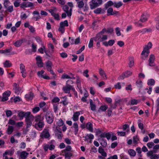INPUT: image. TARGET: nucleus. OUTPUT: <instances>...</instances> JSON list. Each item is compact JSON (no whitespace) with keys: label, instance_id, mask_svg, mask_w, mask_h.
<instances>
[{"label":"nucleus","instance_id":"nucleus-1","mask_svg":"<svg viewBox=\"0 0 159 159\" xmlns=\"http://www.w3.org/2000/svg\"><path fill=\"white\" fill-rule=\"evenodd\" d=\"M152 44L151 42H149L147 45L144 48L142 52L141 58L143 59H145L148 57L149 53V49L152 47Z\"/></svg>","mask_w":159,"mask_h":159},{"label":"nucleus","instance_id":"nucleus-2","mask_svg":"<svg viewBox=\"0 0 159 159\" xmlns=\"http://www.w3.org/2000/svg\"><path fill=\"white\" fill-rule=\"evenodd\" d=\"M102 0H91L89 2V5L91 9H93L101 5Z\"/></svg>","mask_w":159,"mask_h":159},{"label":"nucleus","instance_id":"nucleus-3","mask_svg":"<svg viewBox=\"0 0 159 159\" xmlns=\"http://www.w3.org/2000/svg\"><path fill=\"white\" fill-rule=\"evenodd\" d=\"M62 89L66 93H70V90H72L73 92L75 91V89L73 86L69 84H67L63 87Z\"/></svg>","mask_w":159,"mask_h":159},{"label":"nucleus","instance_id":"nucleus-4","mask_svg":"<svg viewBox=\"0 0 159 159\" xmlns=\"http://www.w3.org/2000/svg\"><path fill=\"white\" fill-rule=\"evenodd\" d=\"M45 118L46 121L48 123L51 124L53 122L54 117L51 112H47L45 115Z\"/></svg>","mask_w":159,"mask_h":159},{"label":"nucleus","instance_id":"nucleus-5","mask_svg":"<svg viewBox=\"0 0 159 159\" xmlns=\"http://www.w3.org/2000/svg\"><path fill=\"white\" fill-rule=\"evenodd\" d=\"M132 73V72L130 71H127L120 75L118 79L119 80L123 79L125 77H127L131 75Z\"/></svg>","mask_w":159,"mask_h":159},{"label":"nucleus","instance_id":"nucleus-6","mask_svg":"<svg viewBox=\"0 0 159 159\" xmlns=\"http://www.w3.org/2000/svg\"><path fill=\"white\" fill-rule=\"evenodd\" d=\"M49 131L48 129H45L41 133L40 136L42 138H48L50 136V134Z\"/></svg>","mask_w":159,"mask_h":159},{"label":"nucleus","instance_id":"nucleus-7","mask_svg":"<svg viewBox=\"0 0 159 159\" xmlns=\"http://www.w3.org/2000/svg\"><path fill=\"white\" fill-rule=\"evenodd\" d=\"M11 92L9 90L5 91L3 93L2 97V98L1 101L4 102L7 100L8 99V97L10 96Z\"/></svg>","mask_w":159,"mask_h":159},{"label":"nucleus","instance_id":"nucleus-8","mask_svg":"<svg viewBox=\"0 0 159 159\" xmlns=\"http://www.w3.org/2000/svg\"><path fill=\"white\" fill-rule=\"evenodd\" d=\"M34 6V3L29 2H24L20 5V7L22 8L27 7H32Z\"/></svg>","mask_w":159,"mask_h":159},{"label":"nucleus","instance_id":"nucleus-9","mask_svg":"<svg viewBox=\"0 0 159 159\" xmlns=\"http://www.w3.org/2000/svg\"><path fill=\"white\" fill-rule=\"evenodd\" d=\"M63 9L64 11L66 12L68 16H70L72 14V8H70L69 10V7L67 5H65L63 7Z\"/></svg>","mask_w":159,"mask_h":159},{"label":"nucleus","instance_id":"nucleus-10","mask_svg":"<svg viewBox=\"0 0 159 159\" xmlns=\"http://www.w3.org/2000/svg\"><path fill=\"white\" fill-rule=\"evenodd\" d=\"M85 138V140L87 141L88 142H89V140H90L89 142L91 143H92V140L94 138V136L91 134H87L86 135Z\"/></svg>","mask_w":159,"mask_h":159},{"label":"nucleus","instance_id":"nucleus-11","mask_svg":"<svg viewBox=\"0 0 159 159\" xmlns=\"http://www.w3.org/2000/svg\"><path fill=\"white\" fill-rule=\"evenodd\" d=\"M30 114V112L20 111L18 113V116L20 118V119L21 120L23 119L24 117L25 118L26 116L29 115Z\"/></svg>","mask_w":159,"mask_h":159},{"label":"nucleus","instance_id":"nucleus-12","mask_svg":"<svg viewBox=\"0 0 159 159\" xmlns=\"http://www.w3.org/2000/svg\"><path fill=\"white\" fill-rule=\"evenodd\" d=\"M155 60V57L153 54H151L148 60V65L150 66H153Z\"/></svg>","mask_w":159,"mask_h":159},{"label":"nucleus","instance_id":"nucleus-13","mask_svg":"<svg viewBox=\"0 0 159 159\" xmlns=\"http://www.w3.org/2000/svg\"><path fill=\"white\" fill-rule=\"evenodd\" d=\"M44 124L43 121H39L38 124H35L34 127L38 130L41 129L44 127Z\"/></svg>","mask_w":159,"mask_h":159},{"label":"nucleus","instance_id":"nucleus-14","mask_svg":"<svg viewBox=\"0 0 159 159\" xmlns=\"http://www.w3.org/2000/svg\"><path fill=\"white\" fill-rule=\"evenodd\" d=\"M36 59L38 66L39 67H42L43 66V64L41 57L39 56H38L36 57Z\"/></svg>","mask_w":159,"mask_h":159},{"label":"nucleus","instance_id":"nucleus-15","mask_svg":"<svg viewBox=\"0 0 159 159\" xmlns=\"http://www.w3.org/2000/svg\"><path fill=\"white\" fill-rule=\"evenodd\" d=\"M75 1L77 2V7L81 9L84 7V3L83 0H75Z\"/></svg>","mask_w":159,"mask_h":159},{"label":"nucleus","instance_id":"nucleus-16","mask_svg":"<svg viewBox=\"0 0 159 159\" xmlns=\"http://www.w3.org/2000/svg\"><path fill=\"white\" fill-rule=\"evenodd\" d=\"M80 114L79 111H77L74 113L73 117L72 118L73 120L74 121H76L78 120L79 116Z\"/></svg>","mask_w":159,"mask_h":159},{"label":"nucleus","instance_id":"nucleus-17","mask_svg":"<svg viewBox=\"0 0 159 159\" xmlns=\"http://www.w3.org/2000/svg\"><path fill=\"white\" fill-rule=\"evenodd\" d=\"M107 15L109 16L114 15L117 13L118 12L115 11H113V8L111 7H110L107 9Z\"/></svg>","mask_w":159,"mask_h":159},{"label":"nucleus","instance_id":"nucleus-18","mask_svg":"<svg viewBox=\"0 0 159 159\" xmlns=\"http://www.w3.org/2000/svg\"><path fill=\"white\" fill-rule=\"evenodd\" d=\"M29 153L25 151H23L20 154V159H26Z\"/></svg>","mask_w":159,"mask_h":159},{"label":"nucleus","instance_id":"nucleus-19","mask_svg":"<svg viewBox=\"0 0 159 159\" xmlns=\"http://www.w3.org/2000/svg\"><path fill=\"white\" fill-rule=\"evenodd\" d=\"M99 70L100 75L103 78V79L106 80L107 79V77L104 71L101 68H99Z\"/></svg>","mask_w":159,"mask_h":159},{"label":"nucleus","instance_id":"nucleus-20","mask_svg":"<svg viewBox=\"0 0 159 159\" xmlns=\"http://www.w3.org/2000/svg\"><path fill=\"white\" fill-rule=\"evenodd\" d=\"M72 127L74 129V134L75 135H76L79 130L78 124L76 122H75L73 124Z\"/></svg>","mask_w":159,"mask_h":159},{"label":"nucleus","instance_id":"nucleus-21","mask_svg":"<svg viewBox=\"0 0 159 159\" xmlns=\"http://www.w3.org/2000/svg\"><path fill=\"white\" fill-rule=\"evenodd\" d=\"M14 89L15 90V92L16 93L18 94L19 91L21 90L20 88L19 87V85L16 83H14L13 84Z\"/></svg>","mask_w":159,"mask_h":159},{"label":"nucleus","instance_id":"nucleus-22","mask_svg":"<svg viewBox=\"0 0 159 159\" xmlns=\"http://www.w3.org/2000/svg\"><path fill=\"white\" fill-rule=\"evenodd\" d=\"M86 127L90 132H93V126L91 123L88 122L86 125Z\"/></svg>","mask_w":159,"mask_h":159},{"label":"nucleus","instance_id":"nucleus-23","mask_svg":"<svg viewBox=\"0 0 159 159\" xmlns=\"http://www.w3.org/2000/svg\"><path fill=\"white\" fill-rule=\"evenodd\" d=\"M25 118L26 121H28L32 122L34 120V117L32 115H31V113L30 112V114L29 115L26 116Z\"/></svg>","mask_w":159,"mask_h":159},{"label":"nucleus","instance_id":"nucleus-24","mask_svg":"<svg viewBox=\"0 0 159 159\" xmlns=\"http://www.w3.org/2000/svg\"><path fill=\"white\" fill-rule=\"evenodd\" d=\"M46 65L47 70L48 71L49 70H52V62L50 61H48L46 63Z\"/></svg>","mask_w":159,"mask_h":159},{"label":"nucleus","instance_id":"nucleus-25","mask_svg":"<svg viewBox=\"0 0 159 159\" xmlns=\"http://www.w3.org/2000/svg\"><path fill=\"white\" fill-rule=\"evenodd\" d=\"M102 34L101 33H99L98 34H97L96 36L94 38V40L95 41H97V40H98L99 42H101V38Z\"/></svg>","mask_w":159,"mask_h":159},{"label":"nucleus","instance_id":"nucleus-26","mask_svg":"<svg viewBox=\"0 0 159 159\" xmlns=\"http://www.w3.org/2000/svg\"><path fill=\"white\" fill-rule=\"evenodd\" d=\"M89 103L91 110L93 111H94L96 109V106L95 104L93 102L92 99L89 100Z\"/></svg>","mask_w":159,"mask_h":159},{"label":"nucleus","instance_id":"nucleus-27","mask_svg":"<svg viewBox=\"0 0 159 159\" xmlns=\"http://www.w3.org/2000/svg\"><path fill=\"white\" fill-rule=\"evenodd\" d=\"M34 97V94L32 92H30L25 95V97L27 99L32 100Z\"/></svg>","mask_w":159,"mask_h":159},{"label":"nucleus","instance_id":"nucleus-28","mask_svg":"<svg viewBox=\"0 0 159 159\" xmlns=\"http://www.w3.org/2000/svg\"><path fill=\"white\" fill-rule=\"evenodd\" d=\"M14 130V127L12 126L9 125L7 130V133L8 134H11Z\"/></svg>","mask_w":159,"mask_h":159},{"label":"nucleus","instance_id":"nucleus-29","mask_svg":"<svg viewBox=\"0 0 159 159\" xmlns=\"http://www.w3.org/2000/svg\"><path fill=\"white\" fill-rule=\"evenodd\" d=\"M114 2H113L111 1H109L105 4V7L107 9L110 7H111L112 6H114Z\"/></svg>","mask_w":159,"mask_h":159},{"label":"nucleus","instance_id":"nucleus-30","mask_svg":"<svg viewBox=\"0 0 159 159\" xmlns=\"http://www.w3.org/2000/svg\"><path fill=\"white\" fill-rule=\"evenodd\" d=\"M129 60V66L130 67H132L134 64V58L133 57H130Z\"/></svg>","mask_w":159,"mask_h":159},{"label":"nucleus","instance_id":"nucleus-31","mask_svg":"<svg viewBox=\"0 0 159 159\" xmlns=\"http://www.w3.org/2000/svg\"><path fill=\"white\" fill-rule=\"evenodd\" d=\"M23 42V41L22 40L20 39L16 41L15 43H14V44L16 47H19L22 43Z\"/></svg>","mask_w":159,"mask_h":159},{"label":"nucleus","instance_id":"nucleus-32","mask_svg":"<svg viewBox=\"0 0 159 159\" xmlns=\"http://www.w3.org/2000/svg\"><path fill=\"white\" fill-rule=\"evenodd\" d=\"M81 80H80V77L79 76H77L76 78V83L77 84V87L79 89H80L81 88Z\"/></svg>","mask_w":159,"mask_h":159},{"label":"nucleus","instance_id":"nucleus-33","mask_svg":"<svg viewBox=\"0 0 159 159\" xmlns=\"http://www.w3.org/2000/svg\"><path fill=\"white\" fill-rule=\"evenodd\" d=\"M128 152L130 156L132 157L135 156L136 154L135 151L132 149H129L128 151Z\"/></svg>","mask_w":159,"mask_h":159},{"label":"nucleus","instance_id":"nucleus-34","mask_svg":"<svg viewBox=\"0 0 159 159\" xmlns=\"http://www.w3.org/2000/svg\"><path fill=\"white\" fill-rule=\"evenodd\" d=\"M4 66L5 67H9L11 66L12 64L10 61H6L3 63Z\"/></svg>","mask_w":159,"mask_h":159},{"label":"nucleus","instance_id":"nucleus-35","mask_svg":"<svg viewBox=\"0 0 159 159\" xmlns=\"http://www.w3.org/2000/svg\"><path fill=\"white\" fill-rule=\"evenodd\" d=\"M139 140V138L137 135L134 136L133 137V143L135 144H138V142Z\"/></svg>","mask_w":159,"mask_h":159},{"label":"nucleus","instance_id":"nucleus-36","mask_svg":"<svg viewBox=\"0 0 159 159\" xmlns=\"http://www.w3.org/2000/svg\"><path fill=\"white\" fill-rule=\"evenodd\" d=\"M122 3L121 2H114V7L118 8L122 5Z\"/></svg>","mask_w":159,"mask_h":159},{"label":"nucleus","instance_id":"nucleus-37","mask_svg":"<svg viewBox=\"0 0 159 159\" xmlns=\"http://www.w3.org/2000/svg\"><path fill=\"white\" fill-rule=\"evenodd\" d=\"M108 108V106L107 105L101 106L98 110V112H100L101 110L102 111H105Z\"/></svg>","mask_w":159,"mask_h":159},{"label":"nucleus","instance_id":"nucleus-38","mask_svg":"<svg viewBox=\"0 0 159 159\" xmlns=\"http://www.w3.org/2000/svg\"><path fill=\"white\" fill-rule=\"evenodd\" d=\"M64 124V121L61 119H60L57 122V125L59 127L62 126Z\"/></svg>","mask_w":159,"mask_h":159},{"label":"nucleus","instance_id":"nucleus-39","mask_svg":"<svg viewBox=\"0 0 159 159\" xmlns=\"http://www.w3.org/2000/svg\"><path fill=\"white\" fill-rule=\"evenodd\" d=\"M36 122H39V121H42L43 120V118H41L40 115H38L36 116L34 118Z\"/></svg>","mask_w":159,"mask_h":159},{"label":"nucleus","instance_id":"nucleus-40","mask_svg":"<svg viewBox=\"0 0 159 159\" xmlns=\"http://www.w3.org/2000/svg\"><path fill=\"white\" fill-rule=\"evenodd\" d=\"M55 134L59 139H61L63 136L61 132L58 133H55Z\"/></svg>","mask_w":159,"mask_h":159},{"label":"nucleus","instance_id":"nucleus-41","mask_svg":"<svg viewBox=\"0 0 159 159\" xmlns=\"http://www.w3.org/2000/svg\"><path fill=\"white\" fill-rule=\"evenodd\" d=\"M60 25H61L63 27L65 28V27L68 26V23L67 20H65L63 22H60Z\"/></svg>","mask_w":159,"mask_h":159},{"label":"nucleus","instance_id":"nucleus-42","mask_svg":"<svg viewBox=\"0 0 159 159\" xmlns=\"http://www.w3.org/2000/svg\"><path fill=\"white\" fill-rule=\"evenodd\" d=\"M12 50V48L11 47L10 48L6 49L4 50V54L6 55H10L9 53Z\"/></svg>","mask_w":159,"mask_h":159},{"label":"nucleus","instance_id":"nucleus-43","mask_svg":"<svg viewBox=\"0 0 159 159\" xmlns=\"http://www.w3.org/2000/svg\"><path fill=\"white\" fill-rule=\"evenodd\" d=\"M4 153L5 155H8L10 156H11L13 154L14 152L12 150H7Z\"/></svg>","mask_w":159,"mask_h":159},{"label":"nucleus","instance_id":"nucleus-44","mask_svg":"<svg viewBox=\"0 0 159 159\" xmlns=\"http://www.w3.org/2000/svg\"><path fill=\"white\" fill-rule=\"evenodd\" d=\"M148 18L146 16H144L143 15L140 19L139 21L142 22H144L147 20Z\"/></svg>","mask_w":159,"mask_h":159},{"label":"nucleus","instance_id":"nucleus-45","mask_svg":"<svg viewBox=\"0 0 159 159\" xmlns=\"http://www.w3.org/2000/svg\"><path fill=\"white\" fill-rule=\"evenodd\" d=\"M89 94L88 93H85L84 94V96L81 98V100L84 102H86V98L88 96Z\"/></svg>","mask_w":159,"mask_h":159},{"label":"nucleus","instance_id":"nucleus-46","mask_svg":"<svg viewBox=\"0 0 159 159\" xmlns=\"http://www.w3.org/2000/svg\"><path fill=\"white\" fill-rule=\"evenodd\" d=\"M136 84L137 87L139 89L142 88L143 86L142 82L141 80H137L136 82Z\"/></svg>","mask_w":159,"mask_h":159},{"label":"nucleus","instance_id":"nucleus-47","mask_svg":"<svg viewBox=\"0 0 159 159\" xmlns=\"http://www.w3.org/2000/svg\"><path fill=\"white\" fill-rule=\"evenodd\" d=\"M94 38H92L90 39L88 47L89 48H92L93 46V40Z\"/></svg>","mask_w":159,"mask_h":159},{"label":"nucleus","instance_id":"nucleus-48","mask_svg":"<svg viewBox=\"0 0 159 159\" xmlns=\"http://www.w3.org/2000/svg\"><path fill=\"white\" fill-rule=\"evenodd\" d=\"M101 141V142L100 143L101 145L103 147H106L107 146V143L106 140L105 139H102Z\"/></svg>","mask_w":159,"mask_h":159},{"label":"nucleus","instance_id":"nucleus-49","mask_svg":"<svg viewBox=\"0 0 159 159\" xmlns=\"http://www.w3.org/2000/svg\"><path fill=\"white\" fill-rule=\"evenodd\" d=\"M148 85H154L155 84V81L153 79H150L148 80Z\"/></svg>","mask_w":159,"mask_h":159},{"label":"nucleus","instance_id":"nucleus-50","mask_svg":"<svg viewBox=\"0 0 159 159\" xmlns=\"http://www.w3.org/2000/svg\"><path fill=\"white\" fill-rule=\"evenodd\" d=\"M6 113L7 117L11 116L12 115V111L10 110H7L6 111Z\"/></svg>","mask_w":159,"mask_h":159},{"label":"nucleus","instance_id":"nucleus-51","mask_svg":"<svg viewBox=\"0 0 159 159\" xmlns=\"http://www.w3.org/2000/svg\"><path fill=\"white\" fill-rule=\"evenodd\" d=\"M102 9L101 8H98L94 11L95 13L99 14L101 13Z\"/></svg>","mask_w":159,"mask_h":159},{"label":"nucleus","instance_id":"nucleus-52","mask_svg":"<svg viewBox=\"0 0 159 159\" xmlns=\"http://www.w3.org/2000/svg\"><path fill=\"white\" fill-rule=\"evenodd\" d=\"M129 126L127 124H125L123 125V129L124 131H127L129 130Z\"/></svg>","mask_w":159,"mask_h":159},{"label":"nucleus","instance_id":"nucleus-53","mask_svg":"<svg viewBox=\"0 0 159 159\" xmlns=\"http://www.w3.org/2000/svg\"><path fill=\"white\" fill-rule=\"evenodd\" d=\"M45 49V47L44 45H43L42 47L38 49V51L41 54L44 53V51Z\"/></svg>","mask_w":159,"mask_h":159},{"label":"nucleus","instance_id":"nucleus-54","mask_svg":"<svg viewBox=\"0 0 159 159\" xmlns=\"http://www.w3.org/2000/svg\"><path fill=\"white\" fill-rule=\"evenodd\" d=\"M90 93L93 95L95 94V90L94 87H92L90 88Z\"/></svg>","mask_w":159,"mask_h":159},{"label":"nucleus","instance_id":"nucleus-55","mask_svg":"<svg viewBox=\"0 0 159 159\" xmlns=\"http://www.w3.org/2000/svg\"><path fill=\"white\" fill-rule=\"evenodd\" d=\"M116 34L117 36H120L121 35L120 29L119 27H117L115 29Z\"/></svg>","mask_w":159,"mask_h":159},{"label":"nucleus","instance_id":"nucleus-56","mask_svg":"<svg viewBox=\"0 0 159 159\" xmlns=\"http://www.w3.org/2000/svg\"><path fill=\"white\" fill-rule=\"evenodd\" d=\"M8 124L11 125H16V122L14 120L11 119H10L8 120Z\"/></svg>","mask_w":159,"mask_h":159},{"label":"nucleus","instance_id":"nucleus-57","mask_svg":"<svg viewBox=\"0 0 159 159\" xmlns=\"http://www.w3.org/2000/svg\"><path fill=\"white\" fill-rule=\"evenodd\" d=\"M59 31L61 32L62 33H63L65 30V29L64 27H63L62 26L60 25L59 28L58 29Z\"/></svg>","mask_w":159,"mask_h":159},{"label":"nucleus","instance_id":"nucleus-58","mask_svg":"<svg viewBox=\"0 0 159 159\" xmlns=\"http://www.w3.org/2000/svg\"><path fill=\"white\" fill-rule=\"evenodd\" d=\"M40 110L39 107H36L33 109L32 111L34 113H36L39 111Z\"/></svg>","mask_w":159,"mask_h":159},{"label":"nucleus","instance_id":"nucleus-59","mask_svg":"<svg viewBox=\"0 0 159 159\" xmlns=\"http://www.w3.org/2000/svg\"><path fill=\"white\" fill-rule=\"evenodd\" d=\"M20 69L21 70V72L25 71V66L23 64H20Z\"/></svg>","mask_w":159,"mask_h":159},{"label":"nucleus","instance_id":"nucleus-60","mask_svg":"<svg viewBox=\"0 0 159 159\" xmlns=\"http://www.w3.org/2000/svg\"><path fill=\"white\" fill-rule=\"evenodd\" d=\"M102 37L101 42H102L106 40L107 39V36L106 35H103V34H102Z\"/></svg>","mask_w":159,"mask_h":159},{"label":"nucleus","instance_id":"nucleus-61","mask_svg":"<svg viewBox=\"0 0 159 159\" xmlns=\"http://www.w3.org/2000/svg\"><path fill=\"white\" fill-rule=\"evenodd\" d=\"M44 71L43 70H41L40 71H38L37 72L38 75L39 77H42L43 75V74L44 73Z\"/></svg>","mask_w":159,"mask_h":159},{"label":"nucleus","instance_id":"nucleus-62","mask_svg":"<svg viewBox=\"0 0 159 159\" xmlns=\"http://www.w3.org/2000/svg\"><path fill=\"white\" fill-rule=\"evenodd\" d=\"M28 16L25 13H22L20 17L21 19H25Z\"/></svg>","mask_w":159,"mask_h":159},{"label":"nucleus","instance_id":"nucleus-63","mask_svg":"<svg viewBox=\"0 0 159 159\" xmlns=\"http://www.w3.org/2000/svg\"><path fill=\"white\" fill-rule=\"evenodd\" d=\"M154 145V143L152 142H149L147 144V146L149 148H152Z\"/></svg>","mask_w":159,"mask_h":159},{"label":"nucleus","instance_id":"nucleus-64","mask_svg":"<svg viewBox=\"0 0 159 159\" xmlns=\"http://www.w3.org/2000/svg\"><path fill=\"white\" fill-rule=\"evenodd\" d=\"M107 159H118V157L116 155H115L113 156H110Z\"/></svg>","mask_w":159,"mask_h":159}]
</instances>
